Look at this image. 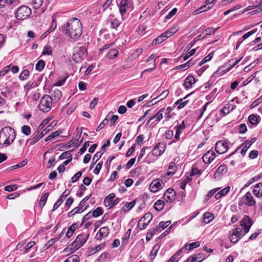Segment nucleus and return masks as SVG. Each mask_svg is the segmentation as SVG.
<instances>
[{"label":"nucleus","mask_w":262,"mask_h":262,"mask_svg":"<svg viewBox=\"0 0 262 262\" xmlns=\"http://www.w3.org/2000/svg\"><path fill=\"white\" fill-rule=\"evenodd\" d=\"M62 32L69 38L77 40L82 34V27L80 20L72 18L62 26Z\"/></svg>","instance_id":"obj_1"},{"label":"nucleus","mask_w":262,"mask_h":262,"mask_svg":"<svg viewBox=\"0 0 262 262\" xmlns=\"http://www.w3.org/2000/svg\"><path fill=\"white\" fill-rule=\"evenodd\" d=\"M252 225L251 219L247 215H244L240 222V226L243 227H236L233 229L230 236L231 242L236 243L244 235L248 233Z\"/></svg>","instance_id":"obj_2"},{"label":"nucleus","mask_w":262,"mask_h":262,"mask_svg":"<svg viewBox=\"0 0 262 262\" xmlns=\"http://www.w3.org/2000/svg\"><path fill=\"white\" fill-rule=\"evenodd\" d=\"M16 137L15 132L10 126L3 127L0 131V144L7 147L11 144Z\"/></svg>","instance_id":"obj_3"},{"label":"nucleus","mask_w":262,"mask_h":262,"mask_svg":"<svg viewBox=\"0 0 262 262\" xmlns=\"http://www.w3.org/2000/svg\"><path fill=\"white\" fill-rule=\"evenodd\" d=\"M89 236V233H85L78 235L75 240L63 250V252H67L69 249L71 253L76 251L85 243Z\"/></svg>","instance_id":"obj_4"},{"label":"nucleus","mask_w":262,"mask_h":262,"mask_svg":"<svg viewBox=\"0 0 262 262\" xmlns=\"http://www.w3.org/2000/svg\"><path fill=\"white\" fill-rule=\"evenodd\" d=\"M52 103L51 97L48 95H45L40 100L39 108L43 112H48L51 110Z\"/></svg>","instance_id":"obj_5"},{"label":"nucleus","mask_w":262,"mask_h":262,"mask_svg":"<svg viewBox=\"0 0 262 262\" xmlns=\"http://www.w3.org/2000/svg\"><path fill=\"white\" fill-rule=\"evenodd\" d=\"M118 7L122 16L125 14L128 11H132L134 7L131 0H120L118 2Z\"/></svg>","instance_id":"obj_6"},{"label":"nucleus","mask_w":262,"mask_h":262,"mask_svg":"<svg viewBox=\"0 0 262 262\" xmlns=\"http://www.w3.org/2000/svg\"><path fill=\"white\" fill-rule=\"evenodd\" d=\"M31 14V9L26 6H23L17 9L15 12V17L18 19L24 20L29 17Z\"/></svg>","instance_id":"obj_7"},{"label":"nucleus","mask_w":262,"mask_h":262,"mask_svg":"<svg viewBox=\"0 0 262 262\" xmlns=\"http://www.w3.org/2000/svg\"><path fill=\"white\" fill-rule=\"evenodd\" d=\"M152 219V215L150 212L146 213L139 221L137 227L140 229H145Z\"/></svg>","instance_id":"obj_8"},{"label":"nucleus","mask_w":262,"mask_h":262,"mask_svg":"<svg viewBox=\"0 0 262 262\" xmlns=\"http://www.w3.org/2000/svg\"><path fill=\"white\" fill-rule=\"evenodd\" d=\"M165 183L160 179H157L152 181L149 185V189L152 192H157L163 188Z\"/></svg>","instance_id":"obj_9"},{"label":"nucleus","mask_w":262,"mask_h":262,"mask_svg":"<svg viewBox=\"0 0 262 262\" xmlns=\"http://www.w3.org/2000/svg\"><path fill=\"white\" fill-rule=\"evenodd\" d=\"M185 128V124L184 121H182L181 124H177L174 126V129L176 130V134L172 142L170 143L169 144H171L172 143L176 142L180 139V136Z\"/></svg>","instance_id":"obj_10"},{"label":"nucleus","mask_w":262,"mask_h":262,"mask_svg":"<svg viewBox=\"0 0 262 262\" xmlns=\"http://www.w3.org/2000/svg\"><path fill=\"white\" fill-rule=\"evenodd\" d=\"M215 151L219 154H224L226 152L228 149V145L226 141L220 140L215 144Z\"/></svg>","instance_id":"obj_11"},{"label":"nucleus","mask_w":262,"mask_h":262,"mask_svg":"<svg viewBox=\"0 0 262 262\" xmlns=\"http://www.w3.org/2000/svg\"><path fill=\"white\" fill-rule=\"evenodd\" d=\"M176 197V191L173 189L171 188L167 189L163 196V199L168 203L173 202L175 200Z\"/></svg>","instance_id":"obj_12"},{"label":"nucleus","mask_w":262,"mask_h":262,"mask_svg":"<svg viewBox=\"0 0 262 262\" xmlns=\"http://www.w3.org/2000/svg\"><path fill=\"white\" fill-rule=\"evenodd\" d=\"M166 148V145L163 143H158L153 148L152 153L154 156H159L161 155Z\"/></svg>","instance_id":"obj_13"},{"label":"nucleus","mask_w":262,"mask_h":262,"mask_svg":"<svg viewBox=\"0 0 262 262\" xmlns=\"http://www.w3.org/2000/svg\"><path fill=\"white\" fill-rule=\"evenodd\" d=\"M215 154L212 150H210L205 152L203 157L202 160L205 163H210L215 158Z\"/></svg>","instance_id":"obj_14"},{"label":"nucleus","mask_w":262,"mask_h":262,"mask_svg":"<svg viewBox=\"0 0 262 262\" xmlns=\"http://www.w3.org/2000/svg\"><path fill=\"white\" fill-rule=\"evenodd\" d=\"M243 201L244 203L248 206H253L256 204L255 201L254 200L250 192L246 193L243 198Z\"/></svg>","instance_id":"obj_15"},{"label":"nucleus","mask_w":262,"mask_h":262,"mask_svg":"<svg viewBox=\"0 0 262 262\" xmlns=\"http://www.w3.org/2000/svg\"><path fill=\"white\" fill-rule=\"evenodd\" d=\"M256 138H253L250 140H246L241 145V147H242V149L241 150V154L243 156H244L246 155L247 150L251 145L256 141Z\"/></svg>","instance_id":"obj_16"},{"label":"nucleus","mask_w":262,"mask_h":262,"mask_svg":"<svg viewBox=\"0 0 262 262\" xmlns=\"http://www.w3.org/2000/svg\"><path fill=\"white\" fill-rule=\"evenodd\" d=\"M110 233V230L107 227H103L99 229L96 235L98 240H101L102 238L106 237Z\"/></svg>","instance_id":"obj_17"},{"label":"nucleus","mask_w":262,"mask_h":262,"mask_svg":"<svg viewBox=\"0 0 262 262\" xmlns=\"http://www.w3.org/2000/svg\"><path fill=\"white\" fill-rule=\"evenodd\" d=\"M51 94V96L50 97L52 101L55 102H58L62 97L61 92L57 89H52Z\"/></svg>","instance_id":"obj_18"},{"label":"nucleus","mask_w":262,"mask_h":262,"mask_svg":"<svg viewBox=\"0 0 262 262\" xmlns=\"http://www.w3.org/2000/svg\"><path fill=\"white\" fill-rule=\"evenodd\" d=\"M115 198V193H112L106 196L104 200V205L110 208L114 206L113 204L114 199Z\"/></svg>","instance_id":"obj_19"},{"label":"nucleus","mask_w":262,"mask_h":262,"mask_svg":"<svg viewBox=\"0 0 262 262\" xmlns=\"http://www.w3.org/2000/svg\"><path fill=\"white\" fill-rule=\"evenodd\" d=\"M195 82V79L191 75L188 76L185 79L184 86L187 89L192 88V84Z\"/></svg>","instance_id":"obj_20"},{"label":"nucleus","mask_w":262,"mask_h":262,"mask_svg":"<svg viewBox=\"0 0 262 262\" xmlns=\"http://www.w3.org/2000/svg\"><path fill=\"white\" fill-rule=\"evenodd\" d=\"M51 128V125H48L39 135H38L36 138L32 140L30 144L31 145H34L38 141H39L41 138L43 137V136L46 134Z\"/></svg>","instance_id":"obj_21"},{"label":"nucleus","mask_w":262,"mask_h":262,"mask_svg":"<svg viewBox=\"0 0 262 262\" xmlns=\"http://www.w3.org/2000/svg\"><path fill=\"white\" fill-rule=\"evenodd\" d=\"M107 24L109 25L112 28L116 29L119 26L120 22L117 19L114 18L113 16L111 15L107 20Z\"/></svg>","instance_id":"obj_22"},{"label":"nucleus","mask_w":262,"mask_h":262,"mask_svg":"<svg viewBox=\"0 0 262 262\" xmlns=\"http://www.w3.org/2000/svg\"><path fill=\"white\" fill-rule=\"evenodd\" d=\"M79 227V224L77 223H73L71 226L69 228L67 233L66 236L68 238L71 237L74 231Z\"/></svg>","instance_id":"obj_23"},{"label":"nucleus","mask_w":262,"mask_h":262,"mask_svg":"<svg viewBox=\"0 0 262 262\" xmlns=\"http://www.w3.org/2000/svg\"><path fill=\"white\" fill-rule=\"evenodd\" d=\"M253 192L254 195L257 198H260L262 196V183H258L255 185Z\"/></svg>","instance_id":"obj_24"},{"label":"nucleus","mask_w":262,"mask_h":262,"mask_svg":"<svg viewBox=\"0 0 262 262\" xmlns=\"http://www.w3.org/2000/svg\"><path fill=\"white\" fill-rule=\"evenodd\" d=\"M227 171L226 166L225 165H221L216 170L214 176L215 177H220L221 175L225 174Z\"/></svg>","instance_id":"obj_25"},{"label":"nucleus","mask_w":262,"mask_h":262,"mask_svg":"<svg viewBox=\"0 0 262 262\" xmlns=\"http://www.w3.org/2000/svg\"><path fill=\"white\" fill-rule=\"evenodd\" d=\"M195 63V60H193L192 59L189 60L186 63L178 66H177L176 69H184V70L187 69L190 67L193 66Z\"/></svg>","instance_id":"obj_26"},{"label":"nucleus","mask_w":262,"mask_h":262,"mask_svg":"<svg viewBox=\"0 0 262 262\" xmlns=\"http://www.w3.org/2000/svg\"><path fill=\"white\" fill-rule=\"evenodd\" d=\"M166 34H165L164 33L162 34L160 36H158L156 39H154L152 42V45H158L161 42H162L163 41L167 39V37L166 36Z\"/></svg>","instance_id":"obj_27"},{"label":"nucleus","mask_w":262,"mask_h":262,"mask_svg":"<svg viewBox=\"0 0 262 262\" xmlns=\"http://www.w3.org/2000/svg\"><path fill=\"white\" fill-rule=\"evenodd\" d=\"M177 166L174 162H171L169 164L168 171L167 172L168 176L173 174L177 171Z\"/></svg>","instance_id":"obj_28"},{"label":"nucleus","mask_w":262,"mask_h":262,"mask_svg":"<svg viewBox=\"0 0 262 262\" xmlns=\"http://www.w3.org/2000/svg\"><path fill=\"white\" fill-rule=\"evenodd\" d=\"M214 218V215L210 212H207L203 215V221L206 224L209 223Z\"/></svg>","instance_id":"obj_29"},{"label":"nucleus","mask_w":262,"mask_h":262,"mask_svg":"<svg viewBox=\"0 0 262 262\" xmlns=\"http://www.w3.org/2000/svg\"><path fill=\"white\" fill-rule=\"evenodd\" d=\"M262 178V172L260 173L259 174L253 177V178L250 179L248 181V183L245 185L246 187L249 186L250 184L254 183V182L258 181L259 179Z\"/></svg>","instance_id":"obj_30"},{"label":"nucleus","mask_w":262,"mask_h":262,"mask_svg":"<svg viewBox=\"0 0 262 262\" xmlns=\"http://www.w3.org/2000/svg\"><path fill=\"white\" fill-rule=\"evenodd\" d=\"M43 0H31L30 5L33 8L37 9L42 5Z\"/></svg>","instance_id":"obj_31"},{"label":"nucleus","mask_w":262,"mask_h":262,"mask_svg":"<svg viewBox=\"0 0 262 262\" xmlns=\"http://www.w3.org/2000/svg\"><path fill=\"white\" fill-rule=\"evenodd\" d=\"M62 133L61 129H58L49 135L46 139L45 141H48L51 139H54L60 135Z\"/></svg>","instance_id":"obj_32"},{"label":"nucleus","mask_w":262,"mask_h":262,"mask_svg":"<svg viewBox=\"0 0 262 262\" xmlns=\"http://www.w3.org/2000/svg\"><path fill=\"white\" fill-rule=\"evenodd\" d=\"M119 54V51L116 49H111L107 54V57L110 59L116 58Z\"/></svg>","instance_id":"obj_33"},{"label":"nucleus","mask_w":262,"mask_h":262,"mask_svg":"<svg viewBox=\"0 0 262 262\" xmlns=\"http://www.w3.org/2000/svg\"><path fill=\"white\" fill-rule=\"evenodd\" d=\"M165 203L164 201L161 200H158L156 202L154 205L155 209L157 210H161L164 206Z\"/></svg>","instance_id":"obj_34"},{"label":"nucleus","mask_w":262,"mask_h":262,"mask_svg":"<svg viewBox=\"0 0 262 262\" xmlns=\"http://www.w3.org/2000/svg\"><path fill=\"white\" fill-rule=\"evenodd\" d=\"M200 246L199 242H193L190 244H186L185 245V248L187 250H190L195 248L198 247Z\"/></svg>","instance_id":"obj_35"},{"label":"nucleus","mask_w":262,"mask_h":262,"mask_svg":"<svg viewBox=\"0 0 262 262\" xmlns=\"http://www.w3.org/2000/svg\"><path fill=\"white\" fill-rule=\"evenodd\" d=\"M64 262H79V257L76 254L72 255L66 259Z\"/></svg>","instance_id":"obj_36"},{"label":"nucleus","mask_w":262,"mask_h":262,"mask_svg":"<svg viewBox=\"0 0 262 262\" xmlns=\"http://www.w3.org/2000/svg\"><path fill=\"white\" fill-rule=\"evenodd\" d=\"M29 75V71L28 70H25L20 73L19 76V79L21 80H26L28 78Z\"/></svg>","instance_id":"obj_37"},{"label":"nucleus","mask_w":262,"mask_h":262,"mask_svg":"<svg viewBox=\"0 0 262 262\" xmlns=\"http://www.w3.org/2000/svg\"><path fill=\"white\" fill-rule=\"evenodd\" d=\"M188 258L192 259V262H202L203 259L201 254L194 255Z\"/></svg>","instance_id":"obj_38"},{"label":"nucleus","mask_w":262,"mask_h":262,"mask_svg":"<svg viewBox=\"0 0 262 262\" xmlns=\"http://www.w3.org/2000/svg\"><path fill=\"white\" fill-rule=\"evenodd\" d=\"M27 164V160L26 159H25V160H24L22 162H21L20 163L17 164L15 165H13V166L9 167V169L10 170L16 169L17 168L21 167L26 165Z\"/></svg>","instance_id":"obj_39"},{"label":"nucleus","mask_w":262,"mask_h":262,"mask_svg":"<svg viewBox=\"0 0 262 262\" xmlns=\"http://www.w3.org/2000/svg\"><path fill=\"white\" fill-rule=\"evenodd\" d=\"M249 122L253 125H256L258 123L257 117L254 114L250 115L248 117Z\"/></svg>","instance_id":"obj_40"},{"label":"nucleus","mask_w":262,"mask_h":262,"mask_svg":"<svg viewBox=\"0 0 262 262\" xmlns=\"http://www.w3.org/2000/svg\"><path fill=\"white\" fill-rule=\"evenodd\" d=\"M49 193L47 192L43 196H41L40 200L39 202V205L41 206V207L42 208L46 204L48 197L49 196Z\"/></svg>","instance_id":"obj_41"},{"label":"nucleus","mask_w":262,"mask_h":262,"mask_svg":"<svg viewBox=\"0 0 262 262\" xmlns=\"http://www.w3.org/2000/svg\"><path fill=\"white\" fill-rule=\"evenodd\" d=\"M21 132L26 136H29L31 134V128L28 126L24 125L21 128Z\"/></svg>","instance_id":"obj_42"},{"label":"nucleus","mask_w":262,"mask_h":262,"mask_svg":"<svg viewBox=\"0 0 262 262\" xmlns=\"http://www.w3.org/2000/svg\"><path fill=\"white\" fill-rule=\"evenodd\" d=\"M45 66V63L43 60H39L36 64V70L38 71H41L43 69Z\"/></svg>","instance_id":"obj_43"},{"label":"nucleus","mask_w":262,"mask_h":262,"mask_svg":"<svg viewBox=\"0 0 262 262\" xmlns=\"http://www.w3.org/2000/svg\"><path fill=\"white\" fill-rule=\"evenodd\" d=\"M67 78H68V76H67V75H66L63 77L59 78V79L56 82V83L54 84V85H56V86H61V85H62L64 83V82L66 81Z\"/></svg>","instance_id":"obj_44"},{"label":"nucleus","mask_w":262,"mask_h":262,"mask_svg":"<svg viewBox=\"0 0 262 262\" xmlns=\"http://www.w3.org/2000/svg\"><path fill=\"white\" fill-rule=\"evenodd\" d=\"M103 213L101 208L99 207H97L92 213V215L95 217H97Z\"/></svg>","instance_id":"obj_45"},{"label":"nucleus","mask_w":262,"mask_h":262,"mask_svg":"<svg viewBox=\"0 0 262 262\" xmlns=\"http://www.w3.org/2000/svg\"><path fill=\"white\" fill-rule=\"evenodd\" d=\"M164 111V108H162L156 114V121L159 122V121H160L163 118L162 112Z\"/></svg>","instance_id":"obj_46"},{"label":"nucleus","mask_w":262,"mask_h":262,"mask_svg":"<svg viewBox=\"0 0 262 262\" xmlns=\"http://www.w3.org/2000/svg\"><path fill=\"white\" fill-rule=\"evenodd\" d=\"M150 148V147L145 146L143 147L141 151L139 156L138 157V161H140L141 159L143 158V157L144 156L145 154V150L146 149H149Z\"/></svg>","instance_id":"obj_47"},{"label":"nucleus","mask_w":262,"mask_h":262,"mask_svg":"<svg viewBox=\"0 0 262 262\" xmlns=\"http://www.w3.org/2000/svg\"><path fill=\"white\" fill-rule=\"evenodd\" d=\"M17 189V186L15 184L8 185L5 187L4 189L5 191L11 192Z\"/></svg>","instance_id":"obj_48"},{"label":"nucleus","mask_w":262,"mask_h":262,"mask_svg":"<svg viewBox=\"0 0 262 262\" xmlns=\"http://www.w3.org/2000/svg\"><path fill=\"white\" fill-rule=\"evenodd\" d=\"M35 244V242L34 241H32L29 242L28 244L26 245L25 247V249L23 253L25 254L28 252V251Z\"/></svg>","instance_id":"obj_49"},{"label":"nucleus","mask_w":262,"mask_h":262,"mask_svg":"<svg viewBox=\"0 0 262 262\" xmlns=\"http://www.w3.org/2000/svg\"><path fill=\"white\" fill-rule=\"evenodd\" d=\"M52 52L51 47L49 46H47L44 47L43 51L42 52V54L50 55L52 54Z\"/></svg>","instance_id":"obj_50"},{"label":"nucleus","mask_w":262,"mask_h":262,"mask_svg":"<svg viewBox=\"0 0 262 262\" xmlns=\"http://www.w3.org/2000/svg\"><path fill=\"white\" fill-rule=\"evenodd\" d=\"M108 120L107 118L104 119L96 128L97 131H99L102 129L107 123Z\"/></svg>","instance_id":"obj_51"},{"label":"nucleus","mask_w":262,"mask_h":262,"mask_svg":"<svg viewBox=\"0 0 262 262\" xmlns=\"http://www.w3.org/2000/svg\"><path fill=\"white\" fill-rule=\"evenodd\" d=\"M170 223H171L170 221H167L165 222H163V221H161L159 224V227L160 228H162V229H164L167 227H168L170 224Z\"/></svg>","instance_id":"obj_52"},{"label":"nucleus","mask_w":262,"mask_h":262,"mask_svg":"<svg viewBox=\"0 0 262 262\" xmlns=\"http://www.w3.org/2000/svg\"><path fill=\"white\" fill-rule=\"evenodd\" d=\"M82 173L81 171L77 172L72 178L71 182L75 183L81 177Z\"/></svg>","instance_id":"obj_53"},{"label":"nucleus","mask_w":262,"mask_h":262,"mask_svg":"<svg viewBox=\"0 0 262 262\" xmlns=\"http://www.w3.org/2000/svg\"><path fill=\"white\" fill-rule=\"evenodd\" d=\"M177 9L176 8H174L172 9L166 16L165 18L166 19H170L171 18L173 15H174L177 12Z\"/></svg>","instance_id":"obj_54"},{"label":"nucleus","mask_w":262,"mask_h":262,"mask_svg":"<svg viewBox=\"0 0 262 262\" xmlns=\"http://www.w3.org/2000/svg\"><path fill=\"white\" fill-rule=\"evenodd\" d=\"M196 174L201 175V170H199L197 167L193 166L192 168V170H191V172L190 174V176L191 177L192 176H194Z\"/></svg>","instance_id":"obj_55"},{"label":"nucleus","mask_w":262,"mask_h":262,"mask_svg":"<svg viewBox=\"0 0 262 262\" xmlns=\"http://www.w3.org/2000/svg\"><path fill=\"white\" fill-rule=\"evenodd\" d=\"M247 130L246 125L244 123L241 124L239 126V133L241 134H245Z\"/></svg>","instance_id":"obj_56"},{"label":"nucleus","mask_w":262,"mask_h":262,"mask_svg":"<svg viewBox=\"0 0 262 262\" xmlns=\"http://www.w3.org/2000/svg\"><path fill=\"white\" fill-rule=\"evenodd\" d=\"M90 143V141L86 142L84 144V145L82 146V147L79 149L78 153H79L80 154H82L83 152H84L85 151V150H86L87 147L88 146H89Z\"/></svg>","instance_id":"obj_57"},{"label":"nucleus","mask_w":262,"mask_h":262,"mask_svg":"<svg viewBox=\"0 0 262 262\" xmlns=\"http://www.w3.org/2000/svg\"><path fill=\"white\" fill-rule=\"evenodd\" d=\"M165 138L167 139H170L173 136V131L172 130H167L165 133Z\"/></svg>","instance_id":"obj_58"},{"label":"nucleus","mask_w":262,"mask_h":262,"mask_svg":"<svg viewBox=\"0 0 262 262\" xmlns=\"http://www.w3.org/2000/svg\"><path fill=\"white\" fill-rule=\"evenodd\" d=\"M10 69V66H6L2 70L0 71V77L4 76L6 74Z\"/></svg>","instance_id":"obj_59"},{"label":"nucleus","mask_w":262,"mask_h":262,"mask_svg":"<svg viewBox=\"0 0 262 262\" xmlns=\"http://www.w3.org/2000/svg\"><path fill=\"white\" fill-rule=\"evenodd\" d=\"M160 248V246L158 245H156L152 248L151 252L150 255L154 256H156L159 249Z\"/></svg>","instance_id":"obj_60"},{"label":"nucleus","mask_w":262,"mask_h":262,"mask_svg":"<svg viewBox=\"0 0 262 262\" xmlns=\"http://www.w3.org/2000/svg\"><path fill=\"white\" fill-rule=\"evenodd\" d=\"M102 162L98 163L97 164V165H96V167H95V169L94 170V173L95 174H97V175L100 172V169L102 168Z\"/></svg>","instance_id":"obj_61"},{"label":"nucleus","mask_w":262,"mask_h":262,"mask_svg":"<svg viewBox=\"0 0 262 262\" xmlns=\"http://www.w3.org/2000/svg\"><path fill=\"white\" fill-rule=\"evenodd\" d=\"M257 31V29H253L252 30V31H249L248 32H247V33L245 34L243 36V39H247V38H248L249 36H250L251 35H253V34H254Z\"/></svg>","instance_id":"obj_62"},{"label":"nucleus","mask_w":262,"mask_h":262,"mask_svg":"<svg viewBox=\"0 0 262 262\" xmlns=\"http://www.w3.org/2000/svg\"><path fill=\"white\" fill-rule=\"evenodd\" d=\"M258 153V152L257 150H252L250 152V153L249 154V157L252 159H255L257 157Z\"/></svg>","instance_id":"obj_63"},{"label":"nucleus","mask_w":262,"mask_h":262,"mask_svg":"<svg viewBox=\"0 0 262 262\" xmlns=\"http://www.w3.org/2000/svg\"><path fill=\"white\" fill-rule=\"evenodd\" d=\"M136 161L135 158H132L130 159L128 162L127 163L126 165V168L128 169L134 164L135 162Z\"/></svg>","instance_id":"obj_64"}]
</instances>
